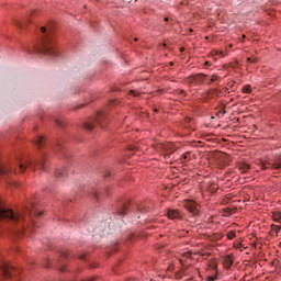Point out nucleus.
Wrapping results in <instances>:
<instances>
[{
  "instance_id": "1a4fd4ad",
  "label": "nucleus",
  "mask_w": 281,
  "mask_h": 281,
  "mask_svg": "<svg viewBox=\"0 0 281 281\" xmlns=\"http://www.w3.org/2000/svg\"><path fill=\"white\" fill-rule=\"evenodd\" d=\"M184 207L192 214L193 216H199V204L192 200H187L184 202Z\"/></svg>"
},
{
  "instance_id": "7c9ffc66",
  "label": "nucleus",
  "mask_w": 281,
  "mask_h": 281,
  "mask_svg": "<svg viewBox=\"0 0 281 281\" xmlns=\"http://www.w3.org/2000/svg\"><path fill=\"white\" fill-rule=\"evenodd\" d=\"M16 26L18 27H23V24L21 22H18Z\"/></svg>"
},
{
  "instance_id": "f257e3e1",
  "label": "nucleus",
  "mask_w": 281,
  "mask_h": 281,
  "mask_svg": "<svg viewBox=\"0 0 281 281\" xmlns=\"http://www.w3.org/2000/svg\"><path fill=\"white\" fill-rule=\"evenodd\" d=\"M43 213L36 212V206L34 202H29L23 212L14 213V211L7 209L0 202V226L9 223L10 225H16V229L11 231V235L20 238L23 234V229H25V223H27V218L31 221V224L27 225L29 229H32L36 226L32 216H41Z\"/></svg>"
},
{
  "instance_id": "c9c22d12",
  "label": "nucleus",
  "mask_w": 281,
  "mask_h": 281,
  "mask_svg": "<svg viewBox=\"0 0 281 281\" xmlns=\"http://www.w3.org/2000/svg\"><path fill=\"white\" fill-rule=\"evenodd\" d=\"M172 65H175V63L170 61V63H169V66L172 67Z\"/></svg>"
},
{
  "instance_id": "393cba45",
  "label": "nucleus",
  "mask_w": 281,
  "mask_h": 281,
  "mask_svg": "<svg viewBox=\"0 0 281 281\" xmlns=\"http://www.w3.org/2000/svg\"><path fill=\"white\" fill-rule=\"evenodd\" d=\"M184 274H186V270H180V271L177 273V278H183Z\"/></svg>"
},
{
  "instance_id": "6e6552de",
  "label": "nucleus",
  "mask_w": 281,
  "mask_h": 281,
  "mask_svg": "<svg viewBox=\"0 0 281 281\" xmlns=\"http://www.w3.org/2000/svg\"><path fill=\"white\" fill-rule=\"evenodd\" d=\"M206 76L204 74L191 75L186 79L187 85H203Z\"/></svg>"
},
{
  "instance_id": "9d476101",
  "label": "nucleus",
  "mask_w": 281,
  "mask_h": 281,
  "mask_svg": "<svg viewBox=\"0 0 281 281\" xmlns=\"http://www.w3.org/2000/svg\"><path fill=\"white\" fill-rule=\"evenodd\" d=\"M167 216H168V218H170L171 221H180V218H181V213L179 212V210L171 209V210H168Z\"/></svg>"
},
{
  "instance_id": "ea45409f",
  "label": "nucleus",
  "mask_w": 281,
  "mask_h": 281,
  "mask_svg": "<svg viewBox=\"0 0 281 281\" xmlns=\"http://www.w3.org/2000/svg\"><path fill=\"white\" fill-rule=\"evenodd\" d=\"M243 38H245V35H243Z\"/></svg>"
},
{
  "instance_id": "9b49d317",
  "label": "nucleus",
  "mask_w": 281,
  "mask_h": 281,
  "mask_svg": "<svg viewBox=\"0 0 281 281\" xmlns=\"http://www.w3.org/2000/svg\"><path fill=\"white\" fill-rule=\"evenodd\" d=\"M232 265H234V260L232 259L231 256H226L223 259V266L225 267V269H231Z\"/></svg>"
},
{
  "instance_id": "0eeeda50",
  "label": "nucleus",
  "mask_w": 281,
  "mask_h": 281,
  "mask_svg": "<svg viewBox=\"0 0 281 281\" xmlns=\"http://www.w3.org/2000/svg\"><path fill=\"white\" fill-rule=\"evenodd\" d=\"M267 166H271L273 170H280L281 169V156L274 157L273 159H270L268 161H260V167L262 170H267Z\"/></svg>"
},
{
  "instance_id": "423d86ee",
  "label": "nucleus",
  "mask_w": 281,
  "mask_h": 281,
  "mask_svg": "<svg viewBox=\"0 0 281 281\" xmlns=\"http://www.w3.org/2000/svg\"><path fill=\"white\" fill-rule=\"evenodd\" d=\"M0 271L3 278H13L15 269L10 262L0 259Z\"/></svg>"
},
{
  "instance_id": "e433bc0d",
  "label": "nucleus",
  "mask_w": 281,
  "mask_h": 281,
  "mask_svg": "<svg viewBox=\"0 0 281 281\" xmlns=\"http://www.w3.org/2000/svg\"><path fill=\"white\" fill-rule=\"evenodd\" d=\"M115 103V101H111V104H114Z\"/></svg>"
},
{
  "instance_id": "ddd939ff",
  "label": "nucleus",
  "mask_w": 281,
  "mask_h": 281,
  "mask_svg": "<svg viewBox=\"0 0 281 281\" xmlns=\"http://www.w3.org/2000/svg\"><path fill=\"white\" fill-rule=\"evenodd\" d=\"M44 144H45V138L43 136H37L35 138V146H37V148H43Z\"/></svg>"
},
{
  "instance_id": "f704fd0d",
  "label": "nucleus",
  "mask_w": 281,
  "mask_h": 281,
  "mask_svg": "<svg viewBox=\"0 0 281 281\" xmlns=\"http://www.w3.org/2000/svg\"><path fill=\"white\" fill-rule=\"evenodd\" d=\"M206 95L207 98H210L212 95V92H207Z\"/></svg>"
},
{
  "instance_id": "2f4dec72",
  "label": "nucleus",
  "mask_w": 281,
  "mask_h": 281,
  "mask_svg": "<svg viewBox=\"0 0 281 281\" xmlns=\"http://www.w3.org/2000/svg\"><path fill=\"white\" fill-rule=\"evenodd\" d=\"M183 159H188V154H183Z\"/></svg>"
},
{
  "instance_id": "aec40b11",
  "label": "nucleus",
  "mask_w": 281,
  "mask_h": 281,
  "mask_svg": "<svg viewBox=\"0 0 281 281\" xmlns=\"http://www.w3.org/2000/svg\"><path fill=\"white\" fill-rule=\"evenodd\" d=\"M222 159H224V164H229V155L222 154Z\"/></svg>"
},
{
  "instance_id": "4468645a",
  "label": "nucleus",
  "mask_w": 281,
  "mask_h": 281,
  "mask_svg": "<svg viewBox=\"0 0 281 281\" xmlns=\"http://www.w3.org/2000/svg\"><path fill=\"white\" fill-rule=\"evenodd\" d=\"M67 176V170H65V169H57L56 171H55V177H56V179H63V177H66Z\"/></svg>"
},
{
  "instance_id": "a878e982",
  "label": "nucleus",
  "mask_w": 281,
  "mask_h": 281,
  "mask_svg": "<svg viewBox=\"0 0 281 281\" xmlns=\"http://www.w3.org/2000/svg\"><path fill=\"white\" fill-rule=\"evenodd\" d=\"M222 54H223V53H221V52H218V50H213V52H212V55H213V56H218V55H222Z\"/></svg>"
},
{
  "instance_id": "a19ab883",
  "label": "nucleus",
  "mask_w": 281,
  "mask_h": 281,
  "mask_svg": "<svg viewBox=\"0 0 281 281\" xmlns=\"http://www.w3.org/2000/svg\"><path fill=\"white\" fill-rule=\"evenodd\" d=\"M280 247H281V243H280Z\"/></svg>"
},
{
  "instance_id": "f8f14e48",
  "label": "nucleus",
  "mask_w": 281,
  "mask_h": 281,
  "mask_svg": "<svg viewBox=\"0 0 281 281\" xmlns=\"http://www.w3.org/2000/svg\"><path fill=\"white\" fill-rule=\"evenodd\" d=\"M270 227H271V229L269 232L270 236H278V233L280 232L281 226L272 224Z\"/></svg>"
},
{
  "instance_id": "5701e85b",
  "label": "nucleus",
  "mask_w": 281,
  "mask_h": 281,
  "mask_svg": "<svg viewBox=\"0 0 281 281\" xmlns=\"http://www.w3.org/2000/svg\"><path fill=\"white\" fill-rule=\"evenodd\" d=\"M130 95H133L134 98H138V95H142V93H139L135 90H132V91H130Z\"/></svg>"
},
{
  "instance_id": "20e7f679",
  "label": "nucleus",
  "mask_w": 281,
  "mask_h": 281,
  "mask_svg": "<svg viewBox=\"0 0 281 281\" xmlns=\"http://www.w3.org/2000/svg\"><path fill=\"white\" fill-rule=\"evenodd\" d=\"M106 124V113L105 112H98L97 115L90 119L88 122L85 123V128L87 131H91L95 128V126L104 127Z\"/></svg>"
},
{
  "instance_id": "4be33fe9",
  "label": "nucleus",
  "mask_w": 281,
  "mask_h": 281,
  "mask_svg": "<svg viewBox=\"0 0 281 281\" xmlns=\"http://www.w3.org/2000/svg\"><path fill=\"white\" fill-rule=\"evenodd\" d=\"M216 80H220V77L216 75H213L212 78L209 80V83L216 82Z\"/></svg>"
},
{
  "instance_id": "6ab92c4d",
  "label": "nucleus",
  "mask_w": 281,
  "mask_h": 281,
  "mask_svg": "<svg viewBox=\"0 0 281 281\" xmlns=\"http://www.w3.org/2000/svg\"><path fill=\"white\" fill-rule=\"evenodd\" d=\"M225 113H227V111H225V110H218L217 112H216V117H223L224 115H225Z\"/></svg>"
},
{
  "instance_id": "c85d7f7f",
  "label": "nucleus",
  "mask_w": 281,
  "mask_h": 281,
  "mask_svg": "<svg viewBox=\"0 0 281 281\" xmlns=\"http://www.w3.org/2000/svg\"><path fill=\"white\" fill-rule=\"evenodd\" d=\"M207 280H209V281H214V280H216V277H209Z\"/></svg>"
},
{
  "instance_id": "473e14b6",
  "label": "nucleus",
  "mask_w": 281,
  "mask_h": 281,
  "mask_svg": "<svg viewBox=\"0 0 281 281\" xmlns=\"http://www.w3.org/2000/svg\"><path fill=\"white\" fill-rule=\"evenodd\" d=\"M80 260H85V255L79 256Z\"/></svg>"
},
{
  "instance_id": "cd10ccee",
  "label": "nucleus",
  "mask_w": 281,
  "mask_h": 281,
  "mask_svg": "<svg viewBox=\"0 0 281 281\" xmlns=\"http://www.w3.org/2000/svg\"><path fill=\"white\" fill-rule=\"evenodd\" d=\"M41 32H42V34H45V32H47V27L42 26V27H41Z\"/></svg>"
},
{
  "instance_id": "72a5a7b5",
  "label": "nucleus",
  "mask_w": 281,
  "mask_h": 281,
  "mask_svg": "<svg viewBox=\"0 0 281 281\" xmlns=\"http://www.w3.org/2000/svg\"><path fill=\"white\" fill-rule=\"evenodd\" d=\"M59 271H65V267H59Z\"/></svg>"
},
{
  "instance_id": "b1692460",
  "label": "nucleus",
  "mask_w": 281,
  "mask_h": 281,
  "mask_svg": "<svg viewBox=\"0 0 281 281\" xmlns=\"http://www.w3.org/2000/svg\"><path fill=\"white\" fill-rule=\"evenodd\" d=\"M247 61L248 63H252V65H256V63H258V58H256V57L255 58L248 57Z\"/></svg>"
},
{
  "instance_id": "a211bd4d",
  "label": "nucleus",
  "mask_w": 281,
  "mask_h": 281,
  "mask_svg": "<svg viewBox=\"0 0 281 281\" xmlns=\"http://www.w3.org/2000/svg\"><path fill=\"white\" fill-rule=\"evenodd\" d=\"M227 238L228 240H232L234 238H236V232L235 231H231L227 233Z\"/></svg>"
},
{
  "instance_id": "dca6fc26",
  "label": "nucleus",
  "mask_w": 281,
  "mask_h": 281,
  "mask_svg": "<svg viewBox=\"0 0 281 281\" xmlns=\"http://www.w3.org/2000/svg\"><path fill=\"white\" fill-rule=\"evenodd\" d=\"M272 218L276 223H281V213L280 212H273Z\"/></svg>"
},
{
  "instance_id": "f03ea898",
  "label": "nucleus",
  "mask_w": 281,
  "mask_h": 281,
  "mask_svg": "<svg viewBox=\"0 0 281 281\" xmlns=\"http://www.w3.org/2000/svg\"><path fill=\"white\" fill-rule=\"evenodd\" d=\"M47 166V154H43L37 160L25 159L22 161L18 160L16 167L14 166H1L0 165V177L4 179L10 186H14V188H19V182L16 181H8V179H12L13 175L16 172H25V168H30L31 170H36V168H41L45 170Z\"/></svg>"
},
{
  "instance_id": "bb28decb",
  "label": "nucleus",
  "mask_w": 281,
  "mask_h": 281,
  "mask_svg": "<svg viewBox=\"0 0 281 281\" xmlns=\"http://www.w3.org/2000/svg\"><path fill=\"white\" fill-rule=\"evenodd\" d=\"M55 124H57V126H63V123L58 119L55 120Z\"/></svg>"
},
{
  "instance_id": "2eb2a0df",
  "label": "nucleus",
  "mask_w": 281,
  "mask_h": 281,
  "mask_svg": "<svg viewBox=\"0 0 281 281\" xmlns=\"http://www.w3.org/2000/svg\"><path fill=\"white\" fill-rule=\"evenodd\" d=\"M126 212H128V206L126 204H124L119 211L117 214L119 216H124V214H126Z\"/></svg>"
},
{
  "instance_id": "412c9836",
  "label": "nucleus",
  "mask_w": 281,
  "mask_h": 281,
  "mask_svg": "<svg viewBox=\"0 0 281 281\" xmlns=\"http://www.w3.org/2000/svg\"><path fill=\"white\" fill-rule=\"evenodd\" d=\"M243 91L244 93H251V86H244Z\"/></svg>"
},
{
  "instance_id": "39448f33",
  "label": "nucleus",
  "mask_w": 281,
  "mask_h": 281,
  "mask_svg": "<svg viewBox=\"0 0 281 281\" xmlns=\"http://www.w3.org/2000/svg\"><path fill=\"white\" fill-rule=\"evenodd\" d=\"M154 148L157 153H165L164 157L165 159H168V157L177 150V145L173 143H156Z\"/></svg>"
},
{
  "instance_id": "7ed1b4c3",
  "label": "nucleus",
  "mask_w": 281,
  "mask_h": 281,
  "mask_svg": "<svg viewBox=\"0 0 281 281\" xmlns=\"http://www.w3.org/2000/svg\"><path fill=\"white\" fill-rule=\"evenodd\" d=\"M35 50L37 52V54H44L45 56H50V58H58V56H60V53H58V48L54 46L49 35H46L42 38L41 46H37Z\"/></svg>"
},
{
  "instance_id": "f3484780",
  "label": "nucleus",
  "mask_w": 281,
  "mask_h": 281,
  "mask_svg": "<svg viewBox=\"0 0 281 281\" xmlns=\"http://www.w3.org/2000/svg\"><path fill=\"white\" fill-rule=\"evenodd\" d=\"M249 168L250 167H249L248 164L243 162V164L239 165L240 172H247L249 170Z\"/></svg>"
},
{
  "instance_id": "c756f323",
  "label": "nucleus",
  "mask_w": 281,
  "mask_h": 281,
  "mask_svg": "<svg viewBox=\"0 0 281 281\" xmlns=\"http://www.w3.org/2000/svg\"><path fill=\"white\" fill-rule=\"evenodd\" d=\"M83 281H95V278H89V279H86Z\"/></svg>"
},
{
  "instance_id": "4c0bfd02",
  "label": "nucleus",
  "mask_w": 281,
  "mask_h": 281,
  "mask_svg": "<svg viewBox=\"0 0 281 281\" xmlns=\"http://www.w3.org/2000/svg\"><path fill=\"white\" fill-rule=\"evenodd\" d=\"M165 21H168V18H165Z\"/></svg>"
},
{
  "instance_id": "58836bf2",
  "label": "nucleus",
  "mask_w": 281,
  "mask_h": 281,
  "mask_svg": "<svg viewBox=\"0 0 281 281\" xmlns=\"http://www.w3.org/2000/svg\"><path fill=\"white\" fill-rule=\"evenodd\" d=\"M64 256H65V257H67V255H66V254H64Z\"/></svg>"
}]
</instances>
